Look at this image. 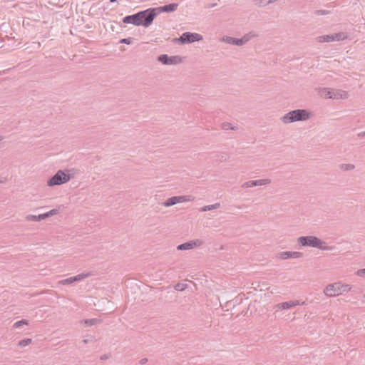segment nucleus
I'll list each match as a JSON object with an SVG mask.
<instances>
[{"label":"nucleus","mask_w":365,"mask_h":365,"mask_svg":"<svg viewBox=\"0 0 365 365\" xmlns=\"http://www.w3.org/2000/svg\"><path fill=\"white\" fill-rule=\"evenodd\" d=\"M297 242L304 247L318 248L321 250H331V247L326 246V242L316 236H302L297 239Z\"/></svg>","instance_id":"nucleus-1"},{"label":"nucleus","mask_w":365,"mask_h":365,"mask_svg":"<svg viewBox=\"0 0 365 365\" xmlns=\"http://www.w3.org/2000/svg\"><path fill=\"white\" fill-rule=\"evenodd\" d=\"M311 113L305 109H295L286 113L282 120L284 123H290L296 121H304L309 119Z\"/></svg>","instance_id":"nucleus-2"},{"label":"nucleus","mask_w":365,"mask_h":365,"mask_svg":"<svg viewBox=\"0 0 365 365\" xmlns=\"http://www.w3.org/2000/svg\"><path fill=\"white\" fill-rule=\"evenodd\" d=\"M154 7L138 11L139 26L145 28L152 25L154 19L157 17V12Z\"/></svg>","instance_id":"nucleus-3"},{"label":"nucleus","mask_w":365,"mask_h":365,"mask_svg":"<svg viewBox=\"0 0 365 365\" xmlns=\"http://www.w3.org/2000/svg\"><path fill=\"white\" fill-rule=\"evenodd\" d=\"M71 178V175L69 174L68 170H59L56 173L50 178L47 182V185L49 187L55 185H61L66 182H68Z\"/></svg>","instance_id":"nucleus-4"},{"label":"nucleus","mask_w":365,"mask_h":365,"mask_svg":"<svg viewBox=\"0 0 365 365\" xmlns=\"http://www.w3.org/2000/svg\"><path fill=\"white\" fill-rule=\"evenodd\" d=\"M350 290V285L336 282L327 285L324 290V293L328 297H334L342 294V292H348Z\"/></svg>","instance_id":"nucleus-5"},{"label":"nucleus","mask_w":365,"mask_h":365,"mask_svg":"<svg viewBox=\"0 0 365 365\" xmlns=\"http://www.w3.org/2000/svg\"><path fill=\"white\" fill-rule=\"evenodd\" d=\"M202 39V36L197 33L185 32L179 38H175L173 42H179L181 44L190 43L200 41Z\"/></svg>","instance_id":"nucleus-6"},{"label":"nucleus","mask_w":365,"mask_h":365,"mask_svg":"<svg viewBox=\"0 0 365 365\" xmlns=\"http://www.w3.org/2000/svg\"><path fill=\"white\" fill-rule=\"evenodd\" d=\"M193 200L194 197L191 195L173 196L167 199L165 201L163 202L161 204L164 207H170L178 203L192 201Z\"/></svg>","instance_id":"nucleus-7"},{"label":"nucleus","mask_w":365,"mask_h":365,"mask_svg":"<svg viewBox=\"0 0 365 365\" xmlns=\"http://www.w3.org/2000/svg\"><path fill=\"white\" fill-rule=\"evenodd\" d=\"M158 61L164 65H176L182 62V58L179 56L161 54L158 56Z\"/></svg>","instance_id":"nucleus-8"},{"label":"nucleus","mask_w":365,"mask_h":365,"mask_svg":"<svg viewBox=\"0 0 365 365\" xmlns=\"http://www.w3.org/2000/svg\"><path fill=\"white\" fill-rule=\"evenodd\" d=\"M250 38L251 36H250V34H245L240 38L232 36H225L223 37V41L228 44L240 46L248 42L250 40Z\"/></svg>","instance_id":"nucleus-9"},{"label":"nucleus","mask_w":365,"mask_h":365,"mask_svg":"<svg viewBox=\"0 0 365 365\" xmlns=\"http://www.w3.org/2000/svg\"><path fill=\"white\" fill-rule=\"evenodd\" d=\"M91 275H92V273L90 272H83L76 276H73V277H71L62 279V280L59 281V283L62 285L71 284L76 282H79L85 278L91 277Z\"/></svg>","instance_id":"nucleus-10"},{"label":"nucleus","mask_w":365,"mask_h":365,"mask_svg":"<svg viewBox=\"0 0 365 365\" xmlns=\"http://www.w3.org/2000/svg\"><path fill=\"white\" fill-rule=\"evenodd\" d=\"M203 244L200 240H190L185 243L180 244L177 247L178 250H187L196 247H199Z\"/></svg>","instance_id":"nucleus-11"},{"label":"nucleus","mask_w":365,"mask_h":365,"mask_svg":"<svg viewBox=\"0 0 365 365\" xmlns=\"http://www.w3.org/2000/svg\"><path fill=\"white\" fill-rule=\"evenodd\" d=\"M271 182L270 179H261V180H250L247 182H244L242 185V187L243 188H248V187H252L259 185H268Z\"/></svg>","instance_id":"nucleus-12"},{"label":"nucleus","mask_w":365,"mask_h":365,"mask_svg":"<svg viewBox=\"0 0 365 365\" xmlns=\"http://www.w3.org/2000/svg\"><path fill=\"white\" fill-rule=\"evenodd\" d=\"M178 7V4L177 3H171L168 4H165L162 6L155 7V11L157 12V16L160 13H170L173 12L177 10Z\"/></svg>","instance_id":"nucleus-13"},{"label":"nucleus","mask_w":365,"mask_h":365,"mask_svg":"<svg viewBox=\"0 0 365 365\" xmlns=\"http://www.w3.org/2000/svg\"><path fill=\"white\" fill-rule=\"evenodd\" d=\"M138 19V12H137L135 14L124 16L122 19V21L125 24H133L135 26H140Z\"/></svg>","instance_id":"nucleus-14"},{"label":"nucleus","mask_w":365,"mask_h":365,"mask_svg":"<svg viewBox=\"0 0 365 365\" xmlns=\"http://www.w3.org/2000/svg\"><path fill=\"white\" fill-rule=\"evenodd\" d=\"M303 256L302 252L284 251L279 254V257L282 259H287L289 258H300Z\"/></svg>","instance_id":"nucleus-15"},{"label":"nucleus","mask_w":365,"mask_h":365,"mask_svg":"<svg viewBox=\"0 0 365 365\" xmlns=\"http://www.w3.org/2000/svg\"><path fill=\"white\" fill-rule=\"evenodd\" d=\"M304 304H305V302L300 303L299 301H298V300L287 301V302H284L278 304L277 305V307L279 309H288L294 307L297 305Z\"/></svg>","instance_id":"nucleus-16"},{"label":"nucleus","mask_w":365,"mask_h":365,"mask_svg":"<svg viewBox=\"0 0 365 365\" xmlns=\"http://www.w3.org/2000/svg\"><path fill=\"white\" fill-rule=\"evenodd\" d=\"M26 219L28 221H34V222H39L41 220L46 219L45 213L40 214L38 215H28L26 217Z\"/></svg>","instance_id":"nucleus-17"},{"label":"nucleus","mask_w":365,"mask_h":365,"mask_svg":"<svg viewBox=\"0 0 365 365\" xmlns=\"http://www.w3.org/2000/svg\"><path fill=\"white\" fill-rule=\"evenodd\" d=\"M346 96V93L345 91L338 90V91H334V94L332 96H328V98L339 99V98H343Z\"/></svg>","instance_id":"nucleus-18"},{"label":"nucleus","mask_w":365,"mask_h":365,"mask_svg":"<svg viewBox=\"0 0 365 365\" xmlns=\"http://www.w3.org/2000/svg\"><path fill=\"white\" fill-rule=\"evenodd\" d=\"M317 39H318L319 42L334 41V38H333V34L320 36L317 38Z\"/></svg>","instance_id":"nucleus-19"},{"label":"nucleus","mask_w":365,"mask_h":365,"mask_svg":"<svg viewBox=\"0 0 365 365\" xmlns=\"http://www.w3.org/2000/svg\"><path fill=\"white\" fill-rule=\"evenodd\" d=\"M219 207H220V204L219 202H217V203H215L213 205L204 206L202 208H200V210L201 212H207V211H209V210H212L217 209Z\"/></svg>","instance_id":"nucleus-20"},{"label":"nucleus","mask_w":365,"mask_h":365,"mask_svg":"<svg viewBox=\"0 0 365 365\" xmlns=\"http://www.w3.org/2000/svg\"><path fill=\"white\" fill-rule=\"evenodd\" d=\"M333 38H334V41H339L347 38V35L343 32L335 33L333 34Z\"/></svg>","instance_id":"nucleus-21"},{"label":"nucleus","mask_w":365,"mask_h":365,"mask_svg":"<svg viewBox=\"0 0 365 365\" xmlns=\"http://www.w3.org/2000/svg\"><path fill=\"white\" fill-rule=\"evenodd\" d=\"M339 168L344 171L352 170L355 168V165L349 163H342L339 165Z\"/></svg>","instance_id":"nucleus-22"},{"label":"nucleus","mask_w":365,"mask_h":365,"mask_svg":"<svg viewBox=\"0 0 365 365\" xmlns=\"http://www.w3.org/2000/svg\"><path fill=\"white\" fill-rule=\"evenodd\" d=\"M28 324H29V321L23 319L21 320L16 322L14 324L13 327L18 329V328H20L21 327H22L23 325H28Z\"/></svg>","instance_id":"nucleus-23"},{"label":"nucleus","mask_w":365,"mask_h":365,"mask_svg":"<svg viewBox=\"0 0 365 365\" xmlns=\"http://www.w3.org/2000/svg\"><path fill=\"white\" fill-rule=\"evenodd\" d=\"M32 342V339H22L21 340L18 345L21 347H24V346H26L27 345L30 344Z\"/></svg>","instance_id":"nucleus-24"},{"label":"nucleus","mask_w":365,"mask_h":365,"mask_svg":"<svg viewBox=\"0 0 365 365\" xmlns=\"http://www.w3.org/2000/svg\"><path fill=\"white\" fill-rule=\"evenodd\" d=\"M98 322H99V319H86L84 321V323L88 326H93L96 324Z\"/></svg>","instance_id":"nucleus-25"},{"label":"nucleus","mask_w":365,"mask_h":365,"mask_svg":"<svg viewBox=\"0 0 365 365\" xmlns=\"http://www.w3.org/2000/svg\"><path fill=\"white\" fill-rule=\"evenodd\" d=\"M59 212L58 209H52L50 211L45 213L46 218L57 215Z\"/></svg>","instance_id":"nucleus-26"},{"label":"nucleus","mask_w":365,"mask_h":365,"mask_svg":"<svg viewBox=\"0 0 365 365\" xmlns=\"http://www.w3.org/2000/svg\"><path fill=\"white\" fill-rule=\"evenodd\" d=\"M119 42H120V43H125L127 45H130L133 42V38L128 37V38H122L120 40Z\"/></svg>","instance_id":"nucleus-27"},{"label":"nucleus","mask_w":365,"mask_h":365,"mask_svg":"<svg viewBox=\"0 0 365 365\" xmlns=\"http://www.w3.org/2000/svg\"><path fill=\"white\" fill-rule=\"evenodd\" d=\"M222 129L226 130H235V127L232 126L231 124L229 123H223L222 124Z\"/></svg>","instance_id":"nucleus-28"},{"label":"nucleus","mask_w":365,"mask_h":365,"mask_svg":"<svg viewBox=\"0 0 365 365\" xmlns=\"http://www.w3.org/2000/svg\"><path fill=\"white\" fill-rule=\"evenodd\" d=\"M187 287L185 284L178 283L175 286V289L178 291H183Z\"/></svg>","instance_id":"nucleus-29"},{"label":"nucleus","mask_w":365,"mask_h":365,"mask_svg":"<svg viewBox=\"0 0 365 365\" xmlns=\"http://www.w3.org/2000/svg\"><path fill=\"white\" fill-rule=\"evenodd\" d=\"M218 158L220 161H225L228 158V155L227 153H222L218 155Z\"/></svg>","instance_id":"nucleus-30"},{"label":"nucleus","mask_w":365,"mask_h":365,"mask_svg":"<svg viewBox=\"0 0 365 365\" xmlns=\"http://www.w3.org/2000/svg\"><path fill=\"white\" fill-rule=\"evenodd\" d=\"M314 13H315L316 15L319 16V15L327 14L329 13V11H327V10H317V11H315Z\"/></svg>","instance_id":"nucleus-31"},{"label":"nucleus","mask_w":365,"mask_h":365,"mask_svg":"<svg viewBox=\"0 0 365 365\" xmlns=\"http://www.w3.org/2000/svg\"><path fill=\"white\" fill-rule=\"evenodd\" d=\"M356 274L359 277H365V268L364 269H360L357 270Z\"/></svg>","instance_id":"nucleus-32"},{"label":"nucleus","mask_w":365,"mask_h":365,"mask_svg":"<svg viewBox=\"0 0 365 365\" xmlns=\"http://www.w3.org/2000/svg\"><path fill=\"white\" fill-rule=\"evenodd\" d=\"M326 90V97L328 98L329 96H332L334 94V90L325 89Z\"/></svg>","instance_id":"nucleus-33"},{"label":"nucleus","mask_w":365,"mask_h":365,"mask_svg":"<svg viewBox=\"0 0 365 365\" xmlns=\"http://www.w3.org/2000/svg\"><path fill=\"white\" fill-rule=\"evenodd\" d=\"M148 362L147 358H143L139 361L140 364L143 365L145 364Z\"/></svg>","instance_id":"nucleus-34"},{"label":"nucleus","mask_w":365,"mask_h":365,"mask_svg":"<svg viewBox=\"0 0 365 365\" xmlns=\"http://www.w3.org/2000/svg\"><path fill=\"white\" fill-rule=\"evenodd\" d=\"M110 357L108 354H103L100 357L101 360H106L108 359Z\"/></svg>","instance_id":"nucleus-35"},{"label":"nucleus","mask_w":365,"mask_h":365,"mask_svg":"<svg viewBox=\"0 0 365 365\" xmlns=\"http://www.w3.org/2000/svg\"><path fill=\"white\" fill-rule=\"evenodd\" d=\"M357 136L359 138H363V137H365V131H363V132H360L357 134Z\"/></svg>","instance_id":"nucleus-36"},{"label":"nucleus","mask_w":365,"mask_h":365,"mask_svg":"<svg viewBox=\"0 0 365 365\" xmlns=\"http://www.w3.org/2000/svg\"><path fill=\"white\" fill-rule=\"evenodd\" d=\"M259 1H260V3H262V0H259ZM268 4H270V1H269V0H265L264 5H267Z\"/></svg>","instance_id":"nucleus-37"},{"label":"nucleus","mask_w":365,"mask_h":365,"mask_svg":"<svg viewBox=\"0 0 365 365\" xmlns=\"http://www.w3.org/2000/svg\"><path fill=\"white\" fill-rule=\"evenodd\" d=\"M90 341H91V340H89V339H83V340L82 341V342H83L84 344H87V343H88Z\"/></svg>","instance_id":"nucleus-38"},{"label":"nucleus","mask_w":365,"mask_h":365,"mask_svg":"<svg viewBox=\"0 0 365 365\" xmlns=\"http://www.w3.org/2000/svg\"><path fill=\"white\" fill-rule=\"evenodd\" d=\"M116 1H117V0H110V2H111V3L116 2Z\"/></svg>","instance_id":"nucleus-39"},{"label":"nucleus","mask_w":365,"mask_h":365,"mask_svg":"<svg viewBox=\"0 0 365 365\" xmlns=\"http://www.w3.org/2000/svg\"><path fill=\"white\" fill-rule=\"evenodd\" d=\"M215 5V4H211L210 6H208V8L213 7Z\"/></svg>","instance_id":"nucleus-40"},{"label":"nucleus","mask_w":365,"mask_h":365,"mask_svg":"<svg viewBox=\"0 0 365 365\" xmlns=\"http://www.w3.org/2000/svg\"><path fill=\"white\" fill-rule=\"evenodd\" d=\"M5 73H6V71H3L2 72H0V74Z\"/></svg>","instance_id":"nucleus-41"},{"label":"nucleus","mask_w":365,"mask_h":365,"mask_svg":"<svg viewBox=\"0 0 365 365\" xmlns=\"http://www.w3.org/2000/svg\"><path fill=\"white\" fill-rule=\"evenodd\" d=\"M264 3H265V0H262V4H264Z\"/></svg>","instance_id":"nucleus-42"}]
</instances>
